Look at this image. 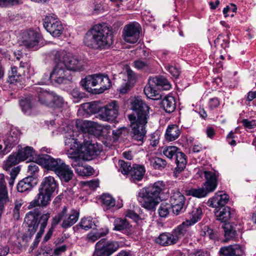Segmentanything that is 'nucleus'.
Returning <instances> with one entry per match:
<instances>
[{
	"mask_svg": "<svg viewBox=\"0 0 256 256\" xmlns=\"http://www.w3.org/2000/svg\"><path fill=\"white\" fill-rule=\"evenodd\" d=\"M92 122L87 120H78L76 126L80 131L78 138H70L65 140V144L75 152L82 154L84 159L90 160L98 155L102 150V146L97 143L92 144L87 139L90 138L94 131Z\"/></svg>",
	"mask_w": 256,
	"mask_h": 256,
	"instance_id": "obj_1",
	"label": "nucleus"
},
{
	"mask_svg": "<svg viewBox=\"0 0 256 256\" xmlns=\"http://www.w3.org/2000/svg\"><path fill=\"white\" fill-rule=\"evenodd\" d=\"M23 76L18 71V68L15 66H11V70L8 72V82L10 84H16L21 82Z\"/></svg>",
	"mask_w": 256,
	"mask_h": 256,
	"instance_id": "obj_44",
	"label": "nucleus"
},
{
	"mask_svg": "<svg viewBox=\"0 0 256 256\" xmlns=\"http://www.w3.org/2000/svg\"><path fill=\"white\" fill-rule=\"evenodd\" d=\"M20 170V168L19 166H13L12 167L10 170H8L10 172V177L8 180V184L10 187L13 186L14 180L18 174Z\"/></svg>",
	"mask_w": 256,
	"mask_h": 256,
	"instance_id": "obj_56",
	"label": "nucleus"
},
{
	"mask_svg": "<svg viewBox=\"0 0 256 256\" xmlns=\"http://www.w3.org/2000/svg\"><path fill=\"white\" fill-rule=\"evenodd\" d=\"M20 134V131L16 128L12 129L7 134L4 140V144L6 145L5 153L9 152L11 149L18 143Z\"/></svg>",
	"mask_w": 256,
	"mask_h": 256,
	"instance_id": "obj_20",
	"label": "nucleus"
},
{
	"mask_svg": "<svg viewBox=\"0 0 256 256\" xmlns=\"http://www.w3.org/2000/svg\"><path fill=\"white\" fill-rule=\"evenodd\" d=\"M204 176L206 181L202 186L186 190V195L200 198L206 197L208 194L216 190L218 174L212 172L204 171Z\"/></svg>",
	"mask_w": 256,
	"mask_h": 256,
	"instance_id": "obj_7",
	"label": "nucleus"
},
{
	"mask_svg": "<svg viewBox=\"0 0 256 256\" xmlns=\"http://www.w3.org/2000/svg\"><path fill=\"white\" fill-rule=\"evenodd\" d=\"M118 164L120 166L119 171L123 174L128 176L131 168H132V167H131L130 162L120 160H118Z\"/></svg>",
	"mask_w": 256,
	"mask_h": 256,
	"instance_id": "obj_51",
	"label": "nucleus"
},
{
	"mask_svg": "<svg viewBox=\"0 0 256 256\" xmlns=\"http://www.w3.org/2000/svg\"><path fill=\"white\" fill-rule=\"evenodd\" d=\"M244 248L241 245L235 244L222 247L219 253L226 256H242L244 254Z\"/></svg>",
	"mask_w": 256,
	"mask_h": 256,
	"instance_id": "obj_23",
	"label": "nucleus"
},
{
	"mask_svg": "<svg viewBox=\"0 0 256 256\" xmlns=\"http://www.w3.org/2000/svg\"><path fill=\"white\" fill-rule=\"evenodd\" d=\"M244 100L246 106H250V102L252 101V104L256 106V90L248 92L244 96Z\"/></svg>",
	"mask_w": 256,
	"mask_h": 256,
	"instance_id": "obj_53",
	"label": "nucleus"
},
{
	"mask_svg": "<svg viewBox=\"0 0 256 256\" xmlns=\"http://www.w3.org/2000/svg\"><path fill=\"white\" fill-rule=\"evenodd\" d=\"M104 210H108L114 208L116 205L114 198L110 194H103L100 197Z\"/></svg>",
	"mask_w": 256,
	"mask_h": 256,
	"instance_id": "obj_39",
	"label": "nucleus"
},
{
	"mask_svg": "<svg viewBox=\"0 0 256 256\" xmlns=\"http://www.w3.org/2000/svg\"><path fill=\"white\" fill-rule=\"evenodd\" d=\"M234 213L230 207L227 206L216 208L214 210L216 220L224 224L228 223V220L234 216Z\"/></svg>",
	"mask_w": 256,
	"mask_h": 256,
	"instance_id": "obj_25",
	"label": "nucleus"
},
{
	"mask_svg": "<svg viewBox=\"0 0 256 256\" xmlns=\"http://www.w3.org/2000/svg\"><path fill=\"white\" fill-rule=\"evenodd\" d=\"M58 184L52 176L44 177L40 184L39 189L51 195L58 189Z\"/></svg>",
	"mask_w": 256,
	"mask_h": 256,
	"instance_id": "obj_22",
	"label": "nucleus"
},
{
	"mask_svg": "<svg viewBox=\"0 0 256 256\" xmlns=\"http://www.w3.org/2000/svg\"><path fill=\"white\" fill-rule=\"evenodd\" d=\"M18 147L17 152H13L10 154L8 159L4 162L3 168L5 170H10V169L17 165L20 162L27 160H31L35 154V151L32 147L26 146L24 148Z\"/></svg>",
	"mask_w": 256,
	"mask_h": 256,
	"instance_id": "obj_8",
	"label": "nucleus"
},
{
	"mask_svg": "<svg viewBox=\"0 0 256 256\" xmlns=\"http://www.w3.org/2000/svg\"><path fill=\"white\" fill-rule=\"evenodd\" d=\"M150 166L154 169L158 170H163L167 166V162L161 158L156 156H150L148 158Z\"/></svg>",
	"mask_w": 256,
	"mask_h": 256,
	"instance_id": "obj_37",
	"label": "nucleus"
},
{
	"mask_svg": "<svg viewBox=\"0 0 256 256\" xmlns=\"http://www.w3.org/2000/svg\"><path fill=\"white\" fill-rule=\"evenodd\" d=\"M83 108L84 110L89 114H97L96 118H98L100 109L102 106L97 102H91L85 103L84 104Z\"/></svg>",
	"mask_w": 256,
	"mask_h": 256,
	"instance_id": "obj_43",
	"label": "nucleus"
},
{
	"mask_svg": "<svg viewBox=\"0 0 256 256\" xmlns=\"http://www.w3.org/2000/svg\"><path fill=\"white\" fill-rule=\"evenodd\" d=\"M220 104V100L217 98H213L209 100L208 107L212 110L218 108Z\"/></svg>",
	"mask_w": 256,
	"mask_h": 256,
	"instance_id": "obj_62",
	"label": "nucleus"
},
{
	"mask_svg": "<svg viewBox=\"0 0 256 256\" xmlns=\"http://www.w3.org/2000/svg\"><path fill=\"white\" fill-rule=\"evenodd\" d=\"M189 224L188 222H184L172 231L177 243L182 238L186 242L187 240L192 236V230L190 227L192 226Z\"/></svg>",
	"mask_w": 256,
	"mask_h": 256,
	"instance_id": "obj_16",
	"label": "nucleus"
},
{
	"mask_svg": "<svg viewBox=\"0 0 256 256\" xmlns=\"http://www.w3.org/2000/svg\"><path fill=\"white\" fill-rule=\"evenodd\" d=\"M64 66L70 72L82 71L84 68V62L78 56L68 52L66 60L64 61Z\"/></svg>",
	"mask_w": 256,
	"mask_h": 256,
	"instance_id": "obj_17",
	"label": "nucleus"
},
{
	"mask_svg": "<svg viewBox=\"0 0 256 256\" xmlns=\"http://www.w3.org/2000/svg\"><path fill=\"white\" fill-rule=\"evenodd\" d=\"M216 194L212 198L208 200V204L210 206L218 208L221 207H225V205L229 200V196L226 194Z\"/></svg>",
	"mask_w": 256,
	"mask_h": 256,
	"instance_id": "obj_28",
	"label": "nucleus"
},
{
	"mask_svg": "<svg viewBox=\"0 0 256 256\" xmlns=\"http://www.w3.org/2000/svg\"><path fill=\"white\" fill-rule=\"evenodd\" d=\"M37 179L32 176L27 177L20 180L17 184V190L20 192H29L36 184Z\"/></svg>",
	"mask_w": 256,
	"mask_h": 256,
	"instance_id": "obj_26",
	"label": "nucleus"
},
{
	"mask_svg": "<svg viewBox=\"0 0 256 256\" xmlns=\"http://www.w3.org/2000/svg\"><path fill=\"white\" fill-rule=\"evenodd\" d=\"M71 94L72 97L76 100V102H78L80 100L86 97V94L80 92L77 88L74 89L72 91Z\"/></svg>",
	"mask_w": 256,
	"mask_h": 256,
	"instance_id": "obj_61",
	"label": "nucleus"
},
{
	"mask_svg": "<svg viewBox=\"0 0 256 256\" xmlns=\"http://www.w3.org/2000/svg\"><path fill=\"white\" fill-rule=\"evenodd\" d=\"M126 217L132 219L136 222L139 224L140 222H142V218H140V216L136 213L134 212L128 210L126 214Z\"/></svg>",
	"mask_w": 256,
	"mask_h": 256,
	"instance_id": "obj_58",
	"label": "nucleus"
},
{
	"mask_svg": "<svg viewBox=\"0 0 256 256\" xmlns=\"http://www.w3.org/2000/svg\"><path fill=\"white\" fill-rule=\"evenodd\" d=\"M78 226L82 229L87 230L95 226V224L92 221V218L91 217H88L82 218Z\"/></svg>",
	"mask_w": 256,
	"mask_h": 256,
	"instance_id": "obj_49",
	"label": "nucleus"
},
{
	"mask_svg": "<svg viewBox=\"0 0 256 256\" xmlns=\"http://www.w3.org/2000/svg\"><path fill=\"white\" fill-rule=\"evenodd\" d=\"M164 187L163 182L158 181L140 190L136 196L141 206L150 212H155Z\"/></svg>",
	"mask_w": 256,
	"mask_h": 256,
	"instance_id": "obj_4",
	"label": "nucleus"
},
{
	"mask_svg": "<svg viewBox=\"0 0 256 256\" xmlns=\"http://www.w3.org/2000/svg\"><path fill=\"white\" fill-rule=\"evenodd\" d=\"M190 215V220L186 221L189 222V224L192 226L202 218L203 215L202 208L199 206L193 207Z\"/></svg>",
	"mask_w": 256,
	"mask_h": 256,
	"instance_id": "obj_41",
	"label": "nucleus"
},
{
	"mask_svg": "<svg viewBox=\"0 0 256 256\" xmlns=\"http://www.w3.org/2000/svg\"><path fill=\"white\" fill-rule=\"evenodd\" d=\"M38 163L45 168L54 172L64 162L60 158H54L48 154L40 155L37 159Z\"/></svg>",
	"mask_w": 256,
	"mask_h": 256,
	"instance_id": "obj_15",
	"label": "nucleus"
},
{
	"mask_svg": "<svg viewBox=\"0 0 256 256\" xmlns=\"http://www.w3.org/2000/svg\"><path fill=\"white\" fill-rule=\"evenodd\" d=\"M145 172L146 169L144 166L134 164L131 168L128 176L132 182L136 184L142 180Z\"/></svg>",
	"mask_w": 256,
	"mask_h": 256,
	"instance_id": "obj_27",
	"label": "nucleus"
},
{
	"mask_svg": "<svg viewBox=\"0 0 256 256\" xmlns=\"http://www.w3.org/2000/svg\"><path fill=\"white\" fill-rule=\"evenodd\" d=\"M236 226V224L230 222L226 223L222 226V228L226 239L230 240L236 238L237 235Z\"/></svg>",
	"mask_w": 256,
	"mask_h": 256,
	"instance_id": "obj_38",
	"label": "nucleus"
},
{
	"mask_svg": "<svg viewBox=\"0 0 256 256\" xmlns=\"http://www.w3.org/2000/svg\"><path fill=\"white\" fill-rule=\"evenodd\" d=\"M174 162L177 165L175 170L178 172H182L186 168V158L185 154L180 151V150L178 152L175 157Z\"/></svg>",
	"mask_w": 256,
	"mask_h": 256,
	"instance_id": "obj_42",
	"label": "nucleus"
},
{
	"mask_svg": "<svg viewBox=\"0 0 256 256\" xmlns=\"http://www.w3.org/2000/svg\"><path fill=\"white\" fill-rule=\"evenodd\" d=\"M52 196V195L38 188V193L30 202L28 208L29 209L36 206L46 208L50 204Z\"/></svg>",
	"mask_w": 256,
	"mask_h": 256,
	"instance_id": "obj_18",
	"label": "nucleus"
},
{
	"mask_svg": "<svg viewBox=\"0 0 256 256\" xmlns=\"http://www.w3.org/2000/svg\"><path fill=\"white\" fill-rule=\"evenodd\" d=\"M55 174L58 176L62 184L64 186L71 181L74 176L72 168L64 162L61 164Z\"/></svg>",
	"mask_w": 256,
	"mask_h": 256,
	"instance_id": "obj_19",
	"label": "nucleus"
},
{
	"mask_svg": "<svg viewBox=\"0 0 256 256\" xmlns=\"http://www.w3.org/2000/svg\"><path fill=\"white\" fill-rule=\"evenodd\" d=\"M78 218L79 212L76 210H72L70 214L64 218L61 227L64 229L70 228L76 222Z\"/></svg>",
	"mask_w": 256,
	"mask_h": 256,
	"instance_id": "obj_32",
	"label": "nucleus"
},
{
	"mask_svg": "<svg viewBox=\"0 0 256 256\" xmlns=\"http://www.w3.org/2000/svg\"><path fill=\"white\" fill-rule=\"evenodd\" d=\"M160 106L167 113H172L176 108L175 98L172 96H167L164 97L160 103Z\"/></svg>",
	"mask_w": 256,
	"mask_h": 256,
	"instance_id": "obj_35",
	"label": "nucleus"
},
{
	"mask_svg": "<svg viewBox=\"0 0 256 256\" xmlns=\"http://www.w3.org/2000/svg\"><path fill=\"white\" fill-rule=\"evenodd\" d=\"M180 149L175 146H168L163 148L162 153L168 158L174 160Z\"/></svg>",
	"mask_w": 256,
	"mask_h": 256,
	"instance_id": "obj_46",
	"label": "nucleus"
},
{
	"mask_svg": "<svg viewBox=\"0 0 256 256\" xmlns=\"http://www.w3.org/2000/svg\"><path fill=\"white\" fill-rule=\"evenodd\" d=\"M41 214L40 208H34L26 214L24 221L28 224V232L30 238H32L36 233L40 224L38 232L44 233L48 222L50 218V214L47 212Z\"/></svg>",
	"mask_w": 256,
	"mask_h": 256,
	"instance_id": "obj_6",
	"label": "nucleus"
},
{
	"mask_svg": "<svg viewBox=\"0 0 256 256\" xmlns=\"http://www.w3.org/2000/svg\"><path fill=\"white\" fill-rule=\"evenodd\" d=\"M20 104L22 110L24 113L28 112L32 107V104L30 98H28L21 100L20 102Z\"/></svg>",
	"mask_w": 256,
	"mask_h": 256,
	"instance_id": "obj_54",
	"label": "nucleus"
},
{
	"mask_svg": "<svg viewBox=\"0 0 256 256\" xmlns=\"http://www.w3.org/2000/svg\"><path fill=\"white\" fill-rule=\"evenodd\" d=\"M38 162L36 164L35 162H32L28 166V173L30 174V176H32L34 177L36 173H38L39 171V168L38 166Z\"/></svg>",
	"mask_w": 256,
	"mask_h": 256,
	"instance_id": "obj_60",
	"label": "nucleus"
},
{
	"mask_svg": "<svg viewBox=\"0 0 256 256\" xmlns=\"http://www.w3.org/2000/svg\"><path fill=\"white\" fill-rule=\"evenodd\" d=\"M132 109L134 113L128 115L130 123L129 134L132 141L142 144L146 133L150 107L142 99L136 98L132 102Z\"/></svg>",
	"mask_w": 256,
	"mask_h": 256,
	"instance_id": "obj_2",
	"label": "nucleus"
},
{
	"mask_svg": "<svg viewBox=\"0 0 256 256\" xmlns=\"http://www.w3.org/2000/svg\"><path fill=\"white\" fill-rule=\"evenodd\" d=\"M80 86L92 94H100L109 88L111 82L107 74H96L88 75L80 82Z\"/></svg>",
	"mask_w": 256,
	"mask_h": 256,
	"instance_id": "obj_5",
	"label": "nucleus"
},
{
	"mask_svg": "<svg viewBox=\"0 0 256 256\" xmlns=\"http://www.w3.org/2000/svg\"><path fill=\"white\" fill-rule=\"evenodd\" d=\"M151 82L159 89L166 90H170L171 88L170 82L162 76H155L151 80Z\"/></svg>",
	"mask_w": 256,
	"mask_h": 256,
	"instance_id": "obj_40",
	"label": "nucleus"
},
{
	"mask_svg": "<svg viewBox=\"0 0 256 256\" xmlns=\"http://www.w3.org/2000/svg\"><path fill=\"white\" fill-rule=\"evenodd\" d=\"M140 30V24L136 22L126 25L122 31L123 39L126 42L136 43L139 39Z\"/></svg>",
	"mask_w": 256,
	"mask_h": 256,
	"instance_id": "obj_12",
	"label": "nucleus"
},
{
	"mask_svg": "<svg viewBox=\"0 0 256 256\" xmlns=\"http://www.w3.org/2000/svg\"><path fill=\"white\" fill-rule=\"evenodd\" d=\"M68 52L64 50H54L50 52V56L56 63L60 66L64 65V61L66 59Z\"/></svg>",
	"mask_w": 256,
	"mask_h": 256,
	"instance_id": "obj_34",
	"label": "nucleus"
},
{
	"mask_svg": "<svg viewBox=\"0 0 256 256\" xmlns=\"http://www.w3.org/2000/svg\"><path fill=\"white\" fill-rule=\"evenodd\" d=\"M84 44L88 47L96 50L109 48L113 44L112 28L106 23L94 25L86 33Z\"/></svg>",
	"mask_w": 256,
	"mask_h": 256,
	"instance_id": "obj_3",
	"label": "nucleus"
},
{
	"mask_svg": "<svg viewBox=\"0 0 256 256\" xmlns=\"http://www.w3.org/2000/svg\"><path fill=\"white\" fill-rule=\"evenodd\" d=\"M156 242L162 246H168L176 244V240L172 232H163L156 239Z\"/></svg>",
	"mask_w": 256,
	"mask_h": 256,
	"instance_id": "obj_30",
	"label": "nucleus"
},
{
	"mask_svg": "<svg viewBox=\"0 0 256 256\" xmlns=\"http://www.w3.org/2000/svg\"><path fill=\"white\" fill-rule=\"evenodd\" d=\"M50 78L52 81L58 84H68L72 82L70 72L64 66L56 64Z\"/></svg>",
	"mask_w": 256,
	"mask_h": 256,
	"instance_id": "obj_10",
	"label": "nucleus"
},
{
	"mask_svg": "<svg viewBox=\"0 0 256 256\" xmlns=\"http://www.w3.org/2000/svg\"><path fill=\"white\" fill-rule=\"evenodd\" d=\"M44 28L54 37H58L62 33L64 27L61 22L54 14L46 16L44 20Z\"/></svg>",
	"mask_w": 256,
	"mask_h": 256,
	"instance_id": "obj_11",
	"label": "nucleus"
},
{
	"mask_svg": "<svg viewBox=\"0 0 256 256\" xmlns=\"http://www.w3.org/2000/svg\"><path fill=\"white\" fill-rule=\"evenodd\" d=\"M242 126L246 128L252 129L256 127V120H249L248 119H243L242 120Z\"/></svg>",
	"mask_w": 256,
	"mask_h": 256,
	"instance_id": "obj_59",
	"label": "nucleus"
},
{
	"mask_svg": "<svg viewBox=\"0 0 256 256\" xmlns=\"http://www.w3.org/2000/svg\"><path fill=\"white\" fill-rule=\"evenodd\" d=\"M229 43V40L224 39L222 34H219L218 38L214 41L215 46L220 45L224 50H226V48H228Z\"/></svg>",
	"mask_w": 256,
	"mask_h": 256,
	"instance_id": "obj_55",
	"label": "nucleus"
},
{
	"mask_svg": "<svg viewBox=\"0 0 256 256\" xmlns=\"http://www.w3.org/2000/svg\"><path fill=\"white\" fill-rule=\"evenodd\" d=\"M133 66L138 70H147L150 67V63L147 60H138L133 62Z\"/></svg>",
	"mask_w": 256,
	"mask_h": 256,
	"instance_id": "obj_50",
	"label": "nucleus"
},
{
	"mask_svg": "<svg viewBox=\"0 0 256 256\" xmlns=\"http://www.w3.org/2000/svg\"><path fill=\"white\" fill-rule=\"evenodd\" d=\"M24 204L22 200H16L12 210V217L15 220H18L20 217V208Z\"/></svg>",
	"mask_w": 256,
	"mask_h": 256,
	"instance_id": "obj_52",
	"label": "nucleus"
},
{
	"mask_svg": "<svg viewBox=\"0 0 256 256\" xmlns=\"http://www.w3.org/2000/svg\"><path fill=\"white\" fill-rule=\"evenodd\" d=\"M114 226L113 230L121 232L128 236L134 232L132 224L126 218H116L114 222Z\"/></svg>",
	"mask_w": 256,
	"mask_h": 256,
	"instance_id": "obj_21",
	"label": "nucleus"
},
{
	"mask_svg": "<svg viewBox=\"0 0 256 256\" xmlns=\"http://www.w3.org/2000/svg\"><path fill=\"white\" fill-rule=\"evenodd\" d=\"M40 38L39 33L33 30H30L26 36L23 44L24 46L28 48L37 50Z\"/></svg>",
	"mask_w": 256,
	"mask_h": 256,
	"instance_id": "obj_24",
	"label": "nucleus"
},
{
	"mask_svg": "<svg viewBox=\"0 0 256 256\" xmlns=\"http://www.w3.org/2000/svg\"><path fill=\"white\" fill-rule=\"evenodd\" d=\"M170 210H172L171 204L167 202H162L158 210L159 216L161 218H166L170 214Z\"/></svg>",
	"mask_w": 256,
	"mask_h": 256,
	"instance_id": "obj_47",
	"label": "nucleus"
},
{
	"mask_svg": "<svg viewBox=\"0 0 256 256\" xmlns=\"http://www.w3.org/2000/svg\"><path fill=\"white\" fill-rule=\"evenodd\" d=\"M165 68L169 72L172 76L176 79L181 72L180 68L176 64H168L165 66Z\"/></svg>",
	"mask_w": 256,
	"mask_h": 256,
	"instance_id": "obj_48",
	"label": "nucleus"
},
{
	"mask_svg": "<svg viewBox=\"0 0 256 256\" xmlns=\"http://www.w3.org/2000/svg\"><path fill=\"white\" fill-rule=\"evenodd\" d=\"M169 204L172 205V212L176 216L184 212L186 208V198L178 191L172 193Z\"/></svg>",
	"mask_w": 256,
	"mask_h": 256,
	"instance_id": "obj_14",
	"label": "nucleus"
},
{
	"mask_svg": "<svg viewBox=\"0 0 256 256\" xmlns=\"http://www.w3.org/2000/svg\"><path fill=\"white\" fill-rule=\"evenodd\" d=\"M119 247L118 242L108 241L106 238H102L96 243L92 256H110L118 250Z\"/></svg>",
	"mask_w": 256,
	"mask_h": 256,
	"instance_id": "obj_9",
	"label": "nucleus"
},
{
	"mask_svg": "<svg viewBox=\"0 0 256 256\" xmlns=\"http://www.w3.org/2000/svg\"><path fill=\"white\" fill-rule=\"evenodd\" d=\"M118 114V106L116 100L102 106L98 118L105 122L114 121Z\"/></svg>",
	"mask_w": 256,
	"mask_h": 256,
	"instance_id": "obj_13",
	"label": "nucleus"
},
{
	"mask_svg": "<svg viewBox=\"0 0 256 256\" xmlns=\"http://www.w3.org/2000/svg\"><path fill=\"white\" fill-rule=\"evenodd\" d=\"M128 82L123 84L120 88V92L122 94L126 93L136 82V74L129 68H126Z\"/></svg>",
	"mask_w": 256,
	"mask_h": 256,
	"instance_id": "obj_31",
	"label": "nucleus"
},
{
	"mask_svg": "<svg viewBox=\"0 0 256 256\" xmlns=\"http://www.w3.org/2000/svg\"><path fill=\"white\" fill-rule=\"evenodd\" d=\"M190 256H210V254L202 250H194L190 254Z\"/></svg>",
	"mask_w": 256,
	"mask_h": 256,
	"instance_id": "obj_63",
	"label": "nucleus"
},
{
	"mask_svg": "<svg viewBox=\"0 0 256 256\" xmlns=\"http://www.w3.org/2000/svg\"><path fill=\"white\" fill-rule=\"evenodd\" d=\"M64 218L61 216V215L57 214L54 217L52 218L50 224V227L54 228H55L56 226L60 223V222Z\"/></svg>",
	"mask_w": 256,
	"mask_h": 256,
	"instance_id": "obj_64",
	"label": "nucleus"
},
{
	"mask_svg": "<svg viewBox=\"0 0 256 256\" xmlns=\"http://www.w3.org/2000/svg\"><path fill=\"white\" fill-rule=\"evenodd\" d=\"M34 89L35 90L36 96L41 104L48 106L51 104L53 92L50 93L39 86H36Z\"/></svg>",
	"mask_w": 256,
	"mask_h": 256,
	"instance_id": "obj_29",
	"label": "nucleus"
},
{
	"mask_svg": "<svg viewBox=\"0 0 256 256\" xmlns=\"http://www.w3.org/2000/svg\"><path fill=\"white\" fill-rule=\"evenodd\" d=\"M52 103L57 107H62L64 104V100L62 96L56 95L53 92Z\"/></svg>",
	"mask_w": 256,
	"mask_h": 256,
	"instance_id": "obj_57",
	"label": "nucleus"
},
{
	"mask_svg": "<svg viewBox=\"0 0 256 256\" xmlns=\"http://www.w3.org/2000/svg\"><path fill=\"white\" fill-rule=\"evenodd\" d=\"M181 130L176 124L168 125L165 132V138L167 141L175 140L180 136Z\"/></svg>",
	"mask_w": 256,
	"mask_h": 256,
	"instance_id": "obj_33",
	"label": "nucleus"
},
{
	"mask_svg": "<svg viewBox=\"0 0 256 256\" xmlns=\"http://www.w3.org/2000/svg\"><path fill=\"white\" fill-rule=\"evenodd\" d=\"M74 160V163L72 162V166L75 167L78 166V167L76 168V170L79 174L80 175L82 176H88L93 174L94 172V168L90 166H82L79 165L78 161L80 158L78 156L72 157Z\"/></svg>",
	"mask_w": 256,
	"mask_h": 256,
	"instance_id": "obj_36",
	"label": "nucleus"
},
{
	"mask_svg": "<svg viewBox=\"0 0 256 256\" xmlns=\"http://www.w3.org/2000/svg\"><path fill=\"white\" fill-rule=\"evenodd\" d=\"M156 86L152 82L151 80L149 81L148 84L144 88V92L146 96L151 99H157L158 96V92L156 89Z\"/></svg>",
	"mask_w": 256,
	"mask_h": 256,
	"instance_id": "obj_45",
	"label": "nucleus"
}]
</instances>
